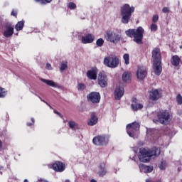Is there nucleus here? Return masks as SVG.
Segmentation results:
<instances>
[{
    "mask_svg": "<svg viewBox=\"0 0 182 182\" xmlns=\"http://www.w3.org/2000/svg\"><path fill=\"white\" fill-rule=\"evenodd\" d=\"M2 149V141L0 140V150Z\"/></svg>",
    "mask_w": 182,
    "mask_h": 182,
    "instance_id": "47",
    "label": "nucleus"
},
{
    "mask_svg": "<svg viewBox=\"0 0 182 182\" xmlns=\"http://www.w3.org/2000/svg\"><path fill=\"white\" fill-rule=\"evenodd\" d=\"M163 68L161 67V61L154 62V72L156 76H160Z\"/></svg>",
    "mask_w": 182,
    "mask_h": 182,
    "instance_id": "14",
    "label": "nucleus"
},
{
    "mask_svg": "<svg viewBox=\"0 0 182 182\" xmlns=\"http://www.w3.org/2000/svg\"><path fill=\"white\" fill-rule=\"evenodd\" d=\"M23 182H29L27 179H25Z\"/></svg>",
    "mask_w": 182,
    "mask_h": 182,
    "instance_id": "53",
    "label": "nucleus"
},
{
    "mask_svg": "<svg viewBox=\"0 0 182 182\" xmlns=\"http://www.w3.org/2000/svg\"><path fill=\"white\" fill-rule=\"evenodd\" d=\"M40 80H41L43 83H46V85H47L48 86H50L51 87H57L58 89L60 87L59 84H58L57 82H54L52 80H46V79L41 78Z\"/></svg>",
    "mask_w": 182,
    "mask_h": 182,
    "instance_id": "19",
    "label": "nucleus"
},
{
    "mask_svg": "<svg viewBox=\"0 0 182 182\" xmlns=\"http://www.w3.org/2000/svg\"><path fill=\"white\" fill-rule=\"evenodd\" d=\"M162 12H164V14H168L170 12V9L168 7H164Z\"/></svg>",
    "mask_w": 182,
    "mask_h": 182,
    "instance_id": "41",
    "label": "nucleus"
},
{
    "mask_svg": "<svg viewBox=\"0 0 182 182\" xmlns=\"http://www.w3.org/2000/svg\"><path fill=\"white\" fill-rule=\"evenodd\" d=\"M105 38L108 42H111L112 43H117V42L120 41V36L116 34L114 32H112L111 31H106L105 34Z\"/></svg>",
    "mask_w": 182,
    "mask_h": 182,
    "instance_id": "6",
    "label": "nucleus"
},
{
    "mask_svg": "<svg viewBox=\"0 0 182 182\" xmlns=\"http://www.w3.org/2000/svg\"><path fill=\"white\" fill-rule=\"evenodd\" d=\"M151 31H152L153 32H156V31H157V25L152 23L151 25Z\"/></svg>",
    "mask_w": 182,
    "mask_h": 182,
    "instance_id": "40",
    "label": "nucleus"
},
{
    "mask_svg": "<svg viewBox=\"0 0 182 182\" xmlns=\"http://www.w3.org/2000/svg\"><path fill=\"white\" fill-rule=\"evenodd\" d=\"M46 69H47L48 70H52V65H50V63H48L46 64Z\"/></svg>",
    "mask_w": 182,
    "mask_h": 182,
    "instance_id": "43",
    "label": "nucleus"
},
{
    "mask_svg": "<svg viewBox=\"0 0 182 182\" xmlns=\"http://www.w3.org/2000/svg\"><path fill=\"white\" fill-rule=\"evenodd\" d=\"M81 41L83 43H93L95 41V36L89 33L85 36H82Z\"/></svg>",
    "mask_w": 182,
    "mask_h": 182,
    "instance_id": "21",
    "label": "nucleus"
},
{
    "mask_svg": "<svg viewBox=\"0 0 182 182\" xmlns=\"http://www.w3.org/2000/svg\"><path fill=\"white\" fill-rule=\"evenodd\" d=\"M127 36L133 38L134 42L138 45H143V35H144V28L139 26L136 29H129L125 31Z\"/></svg>",
    "mask_w": 182,
    "mask_h": 182,
    "instance_id": "2",
    "label": "nucleus"
},
{
    "mask_svg": "<svg viewBox=\"0 0 182 182\" xmlns=\"http://www.w3.org/2000/svg\"><path fill=\"white\" fill-rule=\"evenodd\" d=\"M154 133H157V131L154 129H149L146 132V135L148 137H149V136H151V137H154Z\"/></svg>",
    "mask_w": 182,
    "mask_h": 182,
    "instance_id": "32",
    "label": "nucleus"
},
{
    "mask_svg": "<svg viewBox=\"0 0 182 182\" xmlns=\"http://www.w3.org/2000/svg\"><path fill=\"white\" fill-rule=\"evenodd\" d=\"M98 85L100 87H106L107 86V76L105 72H101L98 74Z\"/></svg>",
    "mask_w": 182,
    "mask_h": 182,
    "instance_id": "9",
    "label": "nucleus"
},
{
    "mask_svg": "<svg viewBox=\"0 0 182 182\" xmlns=\"http://www.w3.org/2000/svg\"><path fill=\"white\" fill-rule=\"evenodd\" d=\"M53 168L55 171H59L60 173H62L65 170V164L62 162H56L53 164Z\"/></svg>",
    "mask_w": 182,
    "mask_h": 182,
    "instance_id": "22",
    "label": "nucleus"
},
{
    "mask_svg": "<svg viewBox=\"0 0 182 182\" xmlns=\"http://www.w3.org/2000/svg\"><path fill=\"white\" fill-rule=\"evenodd\" d=\"M167 166V163L166 161H162L161 164H159V167L160 170H166V167Z\"/></svg>",
    "mask_w": 182,
    "mask_h": 182,
    "instance_id": "33",
    "label": "nucleus"
},
{
    "mask_svg": "<svg viewBox=\"0 0 182 182\" xmlns=\"http://www.w3.org/2000/svg\"><path fill=\"white\" fill-rule=\"evenodd\" d=\"M87 99L92 103H99L100 102V94L99 92H91L87 95Z\"/></svg>",
    "mask_w": 182,
    "mask_h": 182,
    "instance_id": "11",
    "label": "nucleus"
},
{
    "mask_svg": "<svg viewBox=\"0 0 182 182\" xmlns=\"http://www.w3.org/2000/svg\"><path fill=\"white\" fill-rule=\"evenodd\" d=\"M104 43H105V40H103V38H99L96 41L97 46H103Z\"/></svg>",
    "mask_w": 182,
    "mask_h": 182,
    "instance_id": "36",
    "label": "nucleus"
},
{
    "mask_svg": "<svg viewBox=\"0 0 182 182\" xmlns=\"http://www.w3.org/2000/svg\"><path fill=\"white\" fill-rule=\"evenodd\" d=\"M36 2H39L41 5H46V4H50L52 0H35Z\"/></svg>",
    "mask_w": 182,
    "mask_h": 182,
    "instance_id": "35",
    "label": "nucleus"
},
{
    "mask_svg": "<svg viewBox=\"0 0 182 182\" xmlns=\"http://www.w3.org/2000/svg\"><path fill=\"white\" fill-rule=\"evenodd\" d=\"M138 150L139 149L137 148L134 149V151L135 154L137 153Z\"/></svg>",
    "mask_w": 182,
    "mask_h": 182,
    "instance_id": "45",
    "label": "nucleus"
},
{
    "mask_svg": "<svg viewBox=\"0 0 182 182\" xmlns=\"http://www.w3.org/2000/svg\"><path fill=\"white\" fill-rule=\"evenodd\" d=\"M27 126H32V124H31V123H27Z\"/></svg>",
    "mask_w": 182,
    "mask_h": 182,
    "instance_id": "52",
    "label": "nucleus"
},
{
    "mask_svg": "<svg viewBox=\"0 0 182 182\" xmlns=\"http://www.w3.org/2000/svg\"><path fill=\"white\" fill-rule=\"evenodd\" d=\"M146 182H153V181H151V179H146Z\"/></svg>",
    "mask_w": 182,
    "mask_h": 182,
    "instance_id": "48",
    "label": "nucleus"
},
{
    "mask_svg": "<svg viewBox=\"0 0 182 182\" xmlns=\"http://www.w3.org/2000/svg\"><path fill=\"white\" fill-rule=\"evenodd\" d=\"M131 107L134 112H137V110L143 109V105L137 102V99L132 98V103L131 105Z\"/></svg>",
    "mask_w": 182,
    "mask_h": 182,
    "instance_id": "18",
    "label": "nucleus"
},
{
    "mask_svg": "<svg viewBox=\"0 0 182 182\" xmlns=\"http://www.w3.org/2000/svg\"><path fill=\"white\" fill-rule=\"evenodd\" d=\"M179 48H180V49H182V46H180Z\"/></svg>",
    "mask_w": 182,
    "mask_h": 182,
    "instance_id": "56",
    "label": "nucleus"
},
{
    "mask_svg": "<svg viewBox=\"0 0 182 182\" xmlns=\"http://www.w3.org/2000/svg\"><path fill=\"white\" fill-rule=\"evenodd\" d=\"M87 77L90 80H96L97 79V68H92L87 72Z\"/></svg>",
    "mask_w": 182,
    "mask_h": 182,
    "instance_id": "16",
    "label": "nucleus"
},
{
    "mask_svg": "<svg viewBox=\"0 0 182 182\" xmlns=\"http://www.w3.org/2000/svg\"><path fill=\"white\" fill-rule=\"evenodd\" d=\"M158 21H159V15H157V14L154 15L152 17V22L154 23H156Z\"/></svg>",
    "mask_w": 182,
    "mask_h": 182,
    "instance_id": "39",
    "label": "nucleus"
},
{
    "mask_svg": "<svg viewBox=\"0 0 182 182\" xmlns=\"http://www.w3.org/2000/svg\"><path fill=\"white\" fill-rule=\"evenodd\" d=\"M140 130V124L139 122H133L127 125V133L129 137H134Z\"/></svg>",
    "mask_w": 182,
    "mask_h": 182,
    "instance_id": "5",
    "label": "nucleus"
},
{
    "mask_svg": "<svg viewBox=\"0 0 182 182\" xmlns=\"http://www.w3.org/2000/svg\"><path fill=\"white\" fill-rule=\"evenodd\" d=\"M61 119H63V115H62L60 113L58 115Z\"/></svg>",
    "mask_w": 182,
    "mask_h": 182,
    "instance_id": "49",
    "label": "nucleus"
},
{
    "mask_svg": "<svg viewBox=\"0 0 182 182\" xmlns=\"http://www.w3.org/2000/svg\"><path fill=\"white\" fill-rule=\"evenodd\" d=\"M54 113H55V114H58V115H59V114H60L59 112H58V111H56V110H54Z\"/></svg>",
    "mask_w": 182,
    "mask_h": 182,
    "instance_id": "46",
    "label": "nucleus"
},
{
    "mask_svg": "<svg viewBox=\"0 0 182 182\" xmlns=\"http://www.w3.org/2000/svg\"><path fill=\"white\" fill-rule=\"evenodd\" d=\"M90 182H97V181H96V180H95V179H92V180L90 181Z\"/></svg>",
    "mask_w": 182,
    "mask_h": 182,
    "instance_id": "51",
    "label": "nucleus"
},
{
    "mask_svg": "<svg viewBox=\"0 0 182 182\" xmlns=\"http://www.w3.org/2000/svg\"><path fill=\"white\" fill-rule=\"evenodd\" d=\"M157 117L159 123L161 124H166L170 121V113L167 111H159L157 113Z\"/></svg>",
    "mask_w": 182,
    "mask_h": 182,
    "instance_id": "8",
    "label": "nucleus"
},
{
    "mask_svg": "<svg viewBox=\"0 0 182 182\" xmlns=\"http://www.w3.org/2000/svg\"><path fill=\"white\" fill-rule=\"evenodd\" d=\"M154 122H156V120L154 119Z\"/></svg>",
    "mask_w": 182,
    "mask_h": 182,
    "instance_id": "57",
    "label": "nucleus"
},
{
    "mask_svg": "<svg viewBox=\"0 0 182 182\" xmlns=\"http://www.w3.org/2000/svg\"><path fill=\"white\" fill-rule=\"evenodd\" d=\"M8 95V92L5 90V88L0 87V98H4Z\"/></svg>",
    "mask_w": 182,
    "mask_h": 182,
    "instance_id": "29",
    "label": "nucleus"
},
{
    "mask_svg": "<svg viewBox=\"0 0 182 182\" xmlns=\"http://www.w3.org/2000/svg\"><path fill=\"white\" fill-rule=\"evenodd\" d=\"M31 121H32L33 123H35V119L31 118Z\"/></svg>",
    "mask_w": 182,
    "mask_h": 182,
    "instance_id": "50",
    "label": "nucleus"
},
{
    "mask_svg": "<svg viewBox=\"0 0 182 182\" xmlns=\"http://www.w3.org/2000/svg\"><path fill=\"white\" fill-rule=\"evenodd\" d=\"M114 95L115 100H120V99H122V97H123L124 95V88L120 86L117 87L115 88Z\"/></svg>",
    "mask_w": 182,
    "mask_h": 182,
    "instance_id": "12",
    "label": "nucleus"
},
{
    "mask_svg": "<svg viewBox=\"0 0 182 182\" xmlns=\"http://www.w3.org/2000/svg\"><path fill=\"white\" fill-rule=\"evenodd\" d=\"M123 59L124 60L125 65H129L130 63V57L129 54H124L123 55Z\"/></svg>",
    "mask_w": 182,
    "mask_h": 182,
    "instance_id": "31",
    "label": "nucleus"
},
{
    "mask_svg": "<svg viewBox=\"0 0 182 182\" xmlns=\"http://www.w3.org/2000/svg\"><path fill=\"white\" fill-rule=\"evenodd\" d=\"M4 168L2 166L0 167V170H3Z\"/></svg>",
    "mask_w": 182,
    "mask_h": 182,
    "instance_id": "54",
    "label": "nucleus"
},
{
    "mask_svg": "<svg viewBox=\"0 0 182 182\" xmlns=\"http://www.w3.org/2000/svg\"><path fill=\"white\" fill-rule=\"evenodd\" d=\"M38 97L40 98L41 102H43L44 103H46L48 105V106H49L50 109H52V106H50V105L48 104V102H46L45 100H42V98L40 96H38Z\"/></svg>",
    "mask_w": 182,
    "mask_h": 182,
    "instance_id": "44",
    "label": "nucleus"
},
{
    "mask_svg": "<svg viewBox=\"0 0 182 182\" xmlns=\"http://www.w3.org/2000/svg\"><path fill=\"white\" fill-rule=\"evenodd\" d=\"M181 59L178 55H173L171 58V63L173 66H178L180 65Z\"/></svg>",
    "mask_w": 182,
    "mask_h": 182,
    "instance_id": "25",
    "label": "nucleus"
},
{
    "mask_svg": "<svg viewBox=\"0 0 182 182\" xmlns=\"http://www.w3.org/2000/svg\"><path fill=\"white\" fill-rule=\"evenodd\" d=\"M97 117H96V113L92 112L91 114V118L90 119L88 122V125L89 126H95L96 123H97Z\"/></svg>",
    "mask_w": 182,
    "mask_h": 182,
    "instance_id": "24",
    "label": "nucleus"
},
{
    "mask_svg": "<svg viewBox=\"0 0 182 182\" xmlns=\"http://www.w3.org/2000/svg\"><path fill=\"white\" fill-rule=\"evenodd\" d=\"M66 69H68V62L66 61H63L61 63V66L60 68V70L61 72H63V70H66Z\"/></svg>",
    "mask_w": 182,
    "mask_h": 182,
    "instance_id": "30",
    "label": "nucleus"
},
{
    "mask_svg": "<svg viewBox=\"0 0 182 182\" xmlns=\"http://www.w3.org/2000/svg\"><path fill=\"white\" fill-rule=\"evenodd\" d=\"M160 97H161V94H160L159 90H152L149 92V99H151V100H159Z\"/></svg>",
    "mask_w": 182,
    "mask_h": 182,
    "instance_id": "17",
    "label": "nucleus"
},
{
    "mask_svg": "<svg viewBox=\"0 0 182 182\" xmlns=\"http://www.w3.org/2000/svg\"><path fill=\"white\" fill-rule=\"evenodd\" d=\"M99 171L98 175L100 177H103L104 176H106V173H107V169H106V164L105 163H101L100 164L99 167Z\"/></svg>",
    "mask_w": 182,
    "mask_h": 182,
    "instance_id": "23",
    "label": "nucleus"
},
{
    "mask_svg": "<svg viewBox=\"0 0 182 182\" xmlns=\"http://www.w3.org/2000/svg\"><path fill=\"white\" fill-rule=\"evenodd\" d=\"M141 173H151L154 170V167L151 166H146L143 164L139 165Z\"/></svg>",
    "mask_w": 182,
    "mask_h": 182,
    "instance_id": "20",
    "label": "nucleus"
},
{
    "mask_svg": "<svg viewBox=\"0 0 182 182\" xmlns=\"http://www.w3.org/2000/svg\"><path fill=\"white\" fill-rule=\"evenodd\" d=\"M5 30L3 32V35L5 36V38H11L12 35H14V26L11 24V23H6L4 25Z\"/></svg>",
    "mask_w": 182,
    "mask_h": 182,
    "instance_id": "10",
    "label": "nucleus"
},
{
    "mask_svg": "<svg viewBox=\"0 0 182 182\" xmlns=\"http://www.w3.org/2000/svg\"><path fill=\"white\" fill-rule=\"evenodd\" d=\"M69 124V127L70 129H72L73 130H75V129H76L77 127V125L76 124V122H73V121H70L68 122Z\"/></svg>",
    "mask_w": 182,
    "mask_h": 182,
    "instance_id": "34",
    "label": "nucleus"
},
{
    "mask_svg": "<svg viewBox=\"0 0 182 182\" xmlns=\"http://www.w3.org/2000/svg\"><path fill=\"white\" fill-rule=\"evenodd\" d=\"M181 182H182V179H181Z\"/></svg>",
    "mask_w": 182,
    "mask_h": 182,
    "instance_id": "58",
    "label": "nucleus"
},
{
    "mask_svg": "<svg viewBox=\"0 0 182 182\" xmlns=\"http://www.w3.org/2000/svg\"><path fill=\"white\" fill-rule=\"evenodd\" d=\"M92 143L95 146H106L109 143V139L106 135H98L93 138Z\"/></svg>",
    "mask_w": 182,
    "mask_h": 182,
    "instance_id": "7",
    "label": "nucleus"
},
{
    "mask_svg": "<svg viewBox=\"0 0 182 182\" xmlns=\"http://www.w3.org/2000/svg\"><path fill=\"white\" fill-rule=\"evenodd\" d=\"M134 6H130V5L125 4L121 7L120 15L122 16L121 22L124 24L130 22L132 18V14L134 12Z\"/></svg>",
    "mask_w": 182,
    "mask_h": 182,
    "instance_id": "3",
    "label": "nucleus"
},
{
    "mask_svg": "<svg viewBox=\"0 0 182 182\" xmlns=\"http://www.w3.org/2000/svg\"><path fill=\"white\" fill-rule=\"evenodd\" d=\"M11 15H12V16H15V18H17L18 12H16V11H15V10H12Z\"/></svg>",
    "mask_w": 182,
    "mask_h": 182,
    "instance_id": "42",
    "label": "nucleus"
},
{
    "mask_svg": "<svg viewBox=\"0 0 182 182\" xmlns=\"http://www.w3.org/2000/svg\"><path fill=\"white\" fill-rule=\"evenodd\" d=\"M23 26H25V21L23 20L18 21L16 26L15 29L17 31V32H19V31H22L23 29Z\"/></svg>",
    "mask_w": 182,
    "mask_h": 182,
    "instance_id": "26",
    "label": "nucleus"
},
{
    "mask_svg": "<svg viewBox=\"0 0 182 182\" xmlns=\"http://www.w3.org/2000/svg\"><path fill=\"white\" fill-rule=\"evenodd\" d=\"M146 75L147 72L146 71V68L141 66L138 67V70L136 72L137 79H139V80H143V79L146 77Z\"/></svg>",
    "mask_w": 182,
    "mask_h": 182,
    "instance_id": "15",
    "label": "nucleus"
},
{
    "mask_svg": "<svg viewBox=\"0 0 182 182\" xmlns=\"http://www.w3.org/2000/svg\"><path fill=\"white\" fill-rule=\"evenodd\" d=\"M176 102L178 105H182V96L181 95L178 94L176 97Z\"/></svg>",
    "mask_w": 182,
    "mask_h": 182,
    "instance_id": "38",
    "label": "nucleus"
},
{
    "mask_svg": "<svg viewBox=\"0 0 182 182\" xmlns=\"http://www.w3.org/2000/svg\"><path fill=\"white\" fill-rule=\"evenodd\" d=\"M69 9H76V4L73 2H70L68 4Z\"/></svg>",
    "mask_w": 182,
    "mask_h": 182,
    "instance_id": "37",
    "label": "nucleus"
},
{
    "mask_svg": "<svg viewBox=\"0 0 182 182\" xmlns=\"http://www.w3.org/2000/svg\"><path fill=\"white\" fill-rule=\"evenodd\" d=\"M104 65L107 68L114 69L119 66V58L114 55H107L104 58Z\"/></svg>",
    "mask_w": 182,
    "mask_h": 182,
    "instance_id": "4",
    "label": "nucleus"
},
{
    "mask_svg": "<svg viewBox=\"0 0 182 182\" xmlns=\"http://www.w3.org/2000/svg\"><path fill=\"white\" fill-rule=\"evenodd\" d=\"M156 182H161V181H160V180H158V181H156Z\"/></svg>",
    "mask_w": 182,
    "mask_h": 182,
    "instance_id": "55",
    "label": "nucleus"
},
{
    "mask_svg": "<svg viewBox=\"0 0 182 182\" xmlns=\"http://www.w3.org/2000/svg\"><path fill=\"white\" fill-rule=\"evenodd\" d=\"M77 89L79 90V92H83V90L86 89V85L82 82L78 83L77 85Z\"/></svg>",
    "mask_w": 182,
    "mask_h": 182,
    "instance_id": "28",
    "label": "nucleus"
},
{
    "mask_svg": "<svg viewBox=\"0 0 182 182\" xmlns=\"http://www.w3.org/2000/svg\"><path fill=\"white\" fill-rule=\"evenodd\" d=\"M152 58L154 62H161V52L160 51V48H155L152 50Z\"/></svg>",
    "mask_w": 182,
    "mask_h": 182,
    "instance_id": "13",
    "label": "nucleus"
},
{
    "mask_svg": "<svg viewBox=\"0 0 182 182\" xmlns=\"http://www.w3.org/2000/svg\"><path fill=\"white\" fill-rule=\"evenodd\" d=\"M160 148L154 147L149 150L141 148L140 149L139 159L142 163H149L151 159H156V157L160 156Z\"/></svg>",
    "mask_w": 182,
    "mask_h": 182,
    "instance_id": "1",
    "label": "nucleus"
},
{
    "mask_svg": "<svg viewBox=\"0 0 182 182\" xmlns=\"http://www.w3.org/2000/svg\"><path fill=\"white\" fill-rule=\"evenodd\" d=\"M132 77V74L129 72H124L122 75L123 82H129Z\"/></svg>",
    "mask_w": 182,
    "mask_h": 182,
    "instance_id": "27",
    "label": "nucleus"
}]
</instances>
